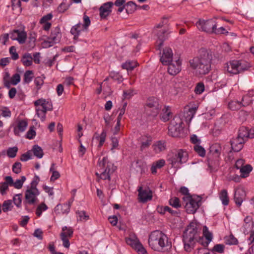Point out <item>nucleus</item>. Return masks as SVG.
Masks as SVG:
<instances>
[{"instance_id":"1","label":"nucleus","mask_w":254,"mask_h":254,"mask_svg":"<svg viewBox=\"0 0 254 254\" xmlns=\"http://www.w3.org/2000/svg\"><path fill=\"white\" fill-rule=\"evenodd\" d=\"M212 55L210 52L205 48L199 51V56L190 60V67L195 70L198 75L207 74L211 70Z\"/></svg>"},{"instance_id":"2","label":"nucleus","mask_w":254,"mask_h":254,"mask_svg":"<svg viewBox=\"0 0 254 254\" xmlns=\"http://www.w3.org/2000/svg\"><path fill=\"white\" fill-rule=\"evenodd\" d=\"M199 225L195 221H191L187 226L183 234V242L185 251L190 252L197 242V238L200 235Z\"/></svg>"},{"instance_id":"3","label":"nucleus","mask_w":254,"mask_h":254,"mask_svg":"<svg viewBox=\"0 0 254 254\" xmlns=\"http://www.w3.org/2000/svg\"><path fill=\"white\" fill-rule=\"evenodd\" d=\"M148 245L155 251H162L165 248H171L172 243L168 241L167 236L160 230L153 231L149 235Z\"/></svg>"},{"instance_id":"4","label":"nucleus","mask_w":254,"mask_h":254,"mask_svg":"<svg viewBox=\"0 0 254 254\" xmlns=\"http://www.w3.org/2000/svg\"><path fill=\"white\" fill-rule=\"evenodd\" d=\"M222 148L220 144L215 143L212 144L209 147V151L207 154V165L211 172L217 170L220 165V156Z\"/></svg>"},{"instance_id":"5","label":"nucleus","mask_w":254,"mask_h":254,"mask_svg":"<svg viewBox=\"0 0 254 254\" xmlns=\"http://www.w3.org/2000/svg\"><path fill=\"white\" fill-rule=\"evenodd\" d=\"M188 157V153L186 150L180 149L170 152L167 156V160L171 165L172 167L178 168L180 165L187 161Z\"/></svg>"},{"instance_id":"6","label":"nucleus","mask_w":254,"mask_h":254,"mask_svg":"<svg viewBox=\"0 0 254 254\" xmlns=\"http://www.w3.org/2000/svg\"><path fill=\"white\" fill-rule=\"evenodd\" d=\"M161 106L159 104L158 99L154 97H149L144 106V111L148 116L156 117L159 114Z\"/></svg>"},{"instance_id":"7","label":"nucleus","mask_w":254,"mask_h":254,"mask_svg":"<svg viewBox=\"0 0 254 254\" xmlns=\"http://www.w3.org/2000/svg\"><path fill=\"white\" fill-rule=\"evenodd\" d=\"M196 26L198 29L203 32L208 34H213V32L217 27V22L214 19H209L207 20L199 19L196 22Z\"/></svg>"},{"instance_id":"8","label":"nucleus","mask_w":254,"mask_h":254,"mask_svg":"<svg viewBox=\"0 0 254 254\" xmlns=\"http://www.w3.org/2000/svg\"><path fill=\"white\" fill-rule=\"evenodd\" d=\"M183 122L178 116H175L168 127V134L172 137H178L183 127Z\"/></svg>"},{"instance_id":"9","label":"nucleus","mask_w":254,"mask_h":254,"mask_svg":"<svg viewBox=\"0 0 254 254\" xmlns=\"http://www.w3.org/2000/svg\"><path fill=\"white\" fill-rule=\"evenodd\" d=\"M127 244L130 246L138 254H147V251L140 242L136 236L130 235L126 238Z\"/></svg>"},{"instance_id":"10","label":"nucleus","mask_w":254,"mask_h":254,"mask_svg":"<svg viewBox=\"0 0 254 254\" xmlns=\"http://www.w3.org/2000/svg\"><path fill=\"white\" fill-rule=\"evenodd\" d=\"M183 200L186 201L185 207L187 213L188 214H194L195 213L199 207L198 202L193 199L192 196H184Z\"/></svg>"},{"instance_id":"11","label":"nucleus","mask_w":254,"mask_h":254,"mask_svg":"<svg viewBox=\"0 0 254 254\" xmlns=\"http://www.w3.org/2000/svg\"><path fill=\"white\" fill-rule=\"evenodd\" d=\"M241 65V60H232L224 64V70L232 75L240 73L239 66Z\"/></svg>"},{"instance_id":"12","label":"nucleus","mask_w":254,"mask_h":254,"mask_svg":"<svg viewBox=\"0 0 254 254\" xmlns=\"http://www.w3.org/2000/svg\"><path fill=\"white\" fill-rule=\"evenodd\" d=\"M137 191L139 202L145 203L152 199L153 192L148 187H145L144 189H143L142 187H139Z\"/></svg>"},{"instance_id":"13","label":"nucleus","mask_w":254,"mask_h":254,"mask_svg":"<svg viewBox=\"0 0 254 254\" xmlns=\"http://www.w3.org/2000/svg\"><path fill=\"white\" fill-rule=\"evenodd\" d=\"M246 142L244 139L238 136L233 137L230 141L231 150L235 152H239L242 149Z\"/></svg>"},{"instance_id":"14","label":"nucleus","mask_w":254,"mask_h":254,"mask_svg":"<svg viewBox=\"0 0 254 254\" xmlns=\"http://www.w3.org/2000/svg\"><path fill=\"white\" fill-rule=\"evenodd\" d=\"M39 192H36L35 190L27 189L25 193V200L24 201V204L25 205V209H27V204H33L36 201V197L39 195Z\"/></svg>"},{"instance_id":"15","label":"nucleus","mask_w":254,"mask_h":254,"mask_svg":"<svg viewBox=\"0 0 254 254\" xmlns=\"http://www.w3.org/2000/svg\"><path fill=\"white\" fill-rule=\"evenodd\" d=\"M160 61L163 65H168L170 63L173 62V52L170 48L166 47L163 49Z\"/></svg>"},{"instance_id":"16","label":"nucleus","mask_w":254,"mask_h":254,"mask_svg":"<svg viewBox=\"0 0 254 254\" xmlns=\"http://www.w3.org/2000/svg\"><path fill=\"white\" fill-rule=\"evenodd\" d=\"M175 63L171 62L167 65H168V72L171 75H177L181 70V60L178 59L175 61Z\"/></svg>"},{"instance_id":"17","label":"nucleus","mask_w":254,"mask_h":254,"mask_svg":"<svg viewBox=\"0 0 254 254\" xmlns=\"http://www.w3.org/2000/svg\"><path fill=\"white\" fill-rule=\"evenodd\" d=\"M116 169V167L114 166L113 163L111 162L108 163L106 168L100 174V178L104 180L107 179L110 181L111 179V174L113 173Z\"/></svg>"},{"instance_id":"18","label":"nucleus","mask_w":254,"mask_h":254,"mask_svg":"<svg viewBox=\"0 0 254 254\" xmlns=\"http://www.w3.org/2000/svg\"><path fill=\"white\" fill-rule=\"evenodd\" d=\"M62 33L60 28L57 26L52 30L51 34L48 37V42L52 44L58 43L60 41Z\"/></svg>"},{"instance_id":"19","label":"nucleus","mask_w":254,"mask_h":254,"mask_svg":"<svg viewBox=\"0 0 254 254\" xmlns=\"http://www.w3.org/2000/svg\"><path fill=\"white\" fill-rule=\"evenodd\" d=\"M113 3L111 1L107 2L103 4L100 8V15L102 18H106L111 12V7Z\"/></svg>"},{"instance_id":"20","label":"nucleus","mask_w":254,"mask_h":254,"mask_svg":"<svg viewBox=\"0 0 254 254\" xmlns=\"http://www.w3.org/2000/svg\"><path fill=\"white\" fill-rule=\"evenodd\" d=\"M169 33L166 30L162 29L157 33L158 40L157 41V50H161L164 42L168 38Z\"/></svg>"},{"instance_id":"21","label":"nucleus","mask_w":254,"mask_h":254,"mask_svg":"<svg viewBox=\"0 0 254 254\" xmlns=\"http://www.w3.org/2000/svg\"><path fill=\"white\" fill-rule=\"evenodd\" d=\"M237 136L244 139L245 141H247L249 138H253L251 129H249L248 127L244 126L240 127Z\"/></svg>"},{"instance_id":"22","label":"nucleus","mask_w":254,"mask_h":254,"mask_svg":"<svg viewBox=\"0 0 254 254\" xmlns=\"http://www.w3.org/2000/svg\"><path fill=\"white\" fill-rule=\"evenodd\" d=\"M156 211L158 213L162 215H164L166 211L169 212L173 216L179 217L180 215V211L174 210L168 206H158L156 208Z\"/></svg>"},{"instance_id":"23","label":"nucleus","mask_w":254,"mask_h":254,"mask_svg":"<svg viewBox=\"0 0 254 254\" xmlns=\"http://www.w3.org/2000/svg\"><path fill=\"white\" fill-rule=\"evenodd\" d=\"M28 126L27 122L22 120L18 122L17 126L13 129L14 133L16 136H20L19 133L24 132Z\"/></svg>"},{"instance_id":"24","label":"nucleus","mask_w":254,"mask_h":254,"mask_svg":"<svg viewBox=\"0 0 254 254\" xmlns=\"http://www.w3.org/2000/svg\"><path fill=\"white\" fill-rule=\"evenodd\" d=\"M245 193L243 190H236L235 192L234 200L236 204L240 206L243 201Z\"/></svg>"},{"instance_id":"25","label":"nucleus","mask_w":254,"mask_h":254,"mask_svg":"<svg viewBox=\"0 0 254 254\" xmlns=\"http://www.w3.org/2000/svg\"><path fill=\"white\" fill-rule=\"evenodd\" d=\"M172 113L171 112L170 108L169 106H166L162 110V113L160 114V120L164 122L168 121L172 117Z\"/></svg>"},{"instance_id":"26","label":"nucleus","mask_w":254,"mask_h":254,"mask_svg":"<svg viewBox=\"0 0 254 254\" xmlns=\"http://www.w3.org/2000/svg\"><path fill=\"white\" fill-rule=\"evenodd\" d=\"M152 147L155 152L159 153L166 149V142L164 140H159L156 141Z\"/></svg>"},{"instance_id":"27","label":"nucleus","mask_w":254,"mask_h":254,"mask_svg":"<svg viewBox=\"0 0 254 254\" xmlns=\"http://www.w3.org/2000/svg\"><path fill=\"white\" fill-rule=\"evenodd\" d=\"M165 165V160L162 159L154 162L152 163L150 168V171L152 174H156L157 173V169H161Z\"/></svg>"},{"instance_id":"28","label":"nucleus","mask_w":254,"mask_h":254,"mask_svg":"<svg viewBox=\"0 0 254 254\" xmlns=\"http://www.w3.org/2000/svg\"><path fill=\"white\" fill-rule=\"evenodd\" d=\"M32 61L33 58L31 54L28 53L24 54L21 59V62L25 66H31L32 64Z\"/></svg>"},{"instance_id":"29","label":"nucleus","mask_w":254,"mask_h":254,"mask_svg":"<svg viewBox=\"0 0 254 254\" xmlns=\"http://www.w3.org/2000/svg\"><path fill=\"white\" fill-rule=\"evenodd\" d=\"M34 77V72L33 70H26L23 75V83L28 84L31 82Z\"/></svg>"},{"instance_id":"30","label":"nucleus","mask_w":254,"mask_h":254,"mask_svg":"<svg viewBox=\"0 0 254 254\" xmlns=\"http://www.w3.org/2000/svg\"><path fill=\"white\" fill-rule=\"evenodd\" d=\"M219 198L221 200L222 204L227 206L229 203V198L227 190L225 189L222 190L219 193Z\"/></svg>"},{"instance_id":"31","label":"nucleus","mask_w":254,"mask_h":254,"mask_svg":"<svg viewBox=\"0 0 254 254\" xmlns=\"http://www.w3.org/2000/svg\"><path fill=\"white\" fill-rule=\"evenodd\" d=\"M137 66V63L135 61H127L126 62L122 64V67L123 69H127V70H132L135 67Z\"/></svg>"},{"instance_id":"32","label":"nucleus","mask_w":254,"mask_h":254,"mask_svg":"<svg viewBox=\"0 0 254 254\" xmlns=\"http://www.w3.org/2000/svg\"><path fill=\"white\" fill-rule=\"evenodd\" d=\"M243 105L242 102L238 101H231L228 103L229 108L233 111L238 110L240 109L242 106H245Z\"/></svg>"},{"instance_id":"33","label":"nucleus","mask_w":254,"mask_h":254,"mask_svg":"<svg viewBox=\"0 0 254 254\" xmlns=\"http://www.w3.org/2000/svg\"><path fill=\"white\" fill-rule=\"evenodd\" d=\"M32 151L33 154L38 158H42L44 155V152L42 148L38 145L33 146Z\"/></svg>"},{"instance_id":"34","label":"nucleus","mask_w":254,"mask_h":254,"mask_svg":"<svg viewBox=\"0 0 254 254\" xmlns=\"http://www.w3.org/2000/svg\"><path fill=\"white\" fill-rule=\"evenodd\" d=\"M252 166L249 164L242 167L240 169L241 177L243 178H246L248 177L250 173L252 171Z\"/></svg>"},{"instance_id":"35","label":"nucleus","mask_w":254,"mask_h":254,"mask_svg":"<svg viewBox=\"0 0 254 254\" xmlns=\"http://www.w3.org/2000/svg\"><path fill=\"white\" fill-rule=\"evenodd\" d=\"M126 10L127 14L133 13L136 9L137 5L132 1H128L125 4Z\"/></svg>"},{"instance_id":"36","label":"nucleus","mask_w":254,"mask_h":254,"mask_svg":"<svg viewBox=\"0 0 254 254\" xmlns=\"http://www.w3.org/2000/svg\"><path fill=\"white\" fill-rule=\"evenodd\" d=\"M203 237L204 236L206 240V245H208L212 239V234L208 231V228L204 226L203 228Z\"/></svg>"},{"instance_id":"37","label":"nucleus","mask_w":254,"mask_h":254,"mask_svg":"<svg viewBox=\"0 0 254 254\" xmlns=\"http://www.w3.org/2000/svg\"><path fill=\"white\" fill-rule=\"evenodd\" d=\"M225 240L227 245H236L238 244V240L232 234H231L229 236L225 237Z\"/></svg>"},{"instance_id":"38","label":"nucleus","mask_w":254,"mask_h":254,"mask_svg":"<svg viewBox=\"0 0 254 254\" xmlns=\"http://www.w3.org/2000/svg\"><path fill=\"white\" fill-rule=\"evenodd\" d=\"M26 38V32L24 31H21L19 30H18L16 41H17L19 44H24L25 42Z\"/></svg>"},{"instance_id":"39","label":"nucleus","mask_w":254,"mask_h":254,"mask_svg":"<svg viewBox=\"0 0 254 254\" xmlns=\"http://www.w3.org/2000/svg\"><path fill=\"white\" fill-rule=\"evenodd\" d=\"M45 77L44 75L42 76H37L35 78L34 83L36 86L37 91L39 90L44 84V79Z\"/></svg>"},{"instance_id":"40","label":"nucleus","mask_w":254,"mask_h":254,"mask_svg":"<svg viewBox=\"0 0 254 254\" xmlns=\"http://www.w3.org/2000/svg\"><path fill=\"white\" fill-rule=\"evenodd\" d=\"M107 136V131L105 129H103L100 135H98L96 136V138L98 140H99V143L98 145V147H100L103 146L104 143L105 142L106 137Z\"/></svg>"},{"instance_id":"41","label":"nucleus","mask_w":254,"mask_h":254,"mask_svg":"<svg viewBox=\"0 0 254 254\" xmlns=\"http://www.w3.org/2000/svg\"><path fill=\"white\" fill-rule=\"evenodd\" d=\"M193 149L199 156L201 157L205 156L206 154V151L202 146L199 145V144L194 145Z\"/></svg>"},{"instance_id":"42","label":"nucleus","mask_w":254,"mask_h":254,"mask_svg":"<svg viewBox=\"0 0 254 254\" xmlns=\"http://www.w3.org/2000/svg\"><path fill=\"white\" fill-rule=\"evenodd\" d=\"M2 211L4 212H6L8 211H10L13 207L12 205V200H7L3 201L2 203Z\"/></svg>"},{"instance_id":"43","label":"nucleus","mask_w":254,"mask_h":254,"mask_svg":"<svg viewBox=\"0 0 254 254\" xmlns=\"http://www.w3.org/2000/svg\"><path fill=\"white\" fill-rule=\"evenodd\" d=\"M169 204L174 208H180L181 206V204L179 198L177 197H172L170 199Z\"/></svg>"},{"instance_id":"44","label":"nucleus","mask_w":254,"mask_h":254,"mask_svg":"<svg viewBox=\"0 0 254 254\" xmlns=\"http://www.w3.org/2000/svg\"><path fill=\"white\" fill-rule=\"evenodd\" d=\"M36 115L40 118L42 122L45 121L47 111H44L42 108L38 107L36 109Z\"/></svg>"},{"instance_id":"45","label":"nucleus","mask_w":254,"mask_h":254,"mask_svg":"<svg viewBox=\"0 0 254 254\" xmlns=\"http://www.w3.org/2000/svg\"><path fill=\"white\" fill-rule=\"evenodd\" d=\"M77 215V220L80 221H87L89 219V216L87 215L85 211L78 210L76 212Z\"/></svg>"},{"instance_id":"46","label":"nucleus","mask_w":254,"mask_h":254,"mask_svg":"<svg viewBox=\"0 0 254 254\" xmlns=\"http://www.w3.org/2000/svg\"><path fill=\"white\" fill-rule=\"evenodd\" d=\"M39 181H40L39 177L38 176L35 175L34 176L33 180L31 182V184H30L31 187L29 189L35 190L36 192H39V190H38V189L37 188V186L38 185Z\"/></svg>"},{"instance_id":"47","label":"nucleus","mask_w":254,"mask_h":254,"mask_svg":"<svg viewBox=\"0 0 254 254\" xmlns=\"http://www.w3.org/2000/svg\"><path fill=\"white\" fill-rule=\"evenodd\" d=\"M22 197V193H18L15 194L13 197V203L18 208H20L21 206Z\"/></svg>"},{"instance_id":"48","label":"nucleus","mask_w":254,"mask_h":254,"mask_svg":"<svg viewBox=\"0 0 254 254\" xmlns=\"http://www.w3.org/2000/svg\"><path fill=\"white\" fill-rule=\"evenodd\" d=\"M18 147L17 146H14L13 147H9L7 150V155L9 158H14L16 156L17 152L18 151Z\"/></svg>"},{"instance_id":"49","label":"nucleus","mask_w":254,"mask_h":254,"mask_svg":"<svg viewBox=\"0 0 254 254\" xmlns=\"http://www.w3.org/2000/svg\"><path fill=\"white\" fill-rule=\"evenodd\" d=\"M61 233H64L66 237L71 238L73 236V230L71 227L64 226L62 228V232Z\"/></svg>"},{"instance_id":"50","label":"nucleus","mask_w":254,"mask_h":254,"mask_svg":"<svg viewBox=\"0 0 254 254\" xmlns=\"http://www.w3.org/2000/svg\"><path fill=\"white\" fill-rule=\"evenodd\" d=\"M26 177L24 176L21 177V179L17 180L13 183V186L17 189H20L22 187L23 183L26 180Z\"/></svg>"},{"instance_id":"51","label":"nucleus","mask_w":254,"mask_h":254,"mask_svg":"<svg viewBox=\"0 0 254 254\" xmlns=\"http://www.w3.org/2000/svg\"><path fill=\"white\" fill-rule=\"evenodd\" d=\"M251 67V65L250 63L248 62H242L241 61V65L239 66V68L240 70V73H242L244 72L245 71L249 70V69Z\"/></svg>"},{"instance_id":"52","label":"nucleus","mask_w":254,"mask_h":254,"mask_svg":"<svg viewBox=\"0 0 254 254\" xmlns=\"http://www.w3.org/2000/svg\"><path fill=\"white\" fill-rule=\"evenodd\" d=\"M60 237L63 241V246L66 248H68L70 246V242L68 238L66 237V235L64 233H61L60 234Z\"/></svg>"},{"instance_id":"53","label":"nucleus","mask_w":254,"mask_h":254,"mask_svg":"<svg viewBox=\"0 0 254 254\" xmlns=\"http://www.w3.org/2000/svg\"><path fill=\"white\" fill-rule=\"evenodd\" d=\"M254 223H244L243 225V232L245 234H248L253 231Z\"/></svg>"},{"instance_id":"54","label":"nucleus","mask_w":254,"mask_h":254,"mask_svg":"<svg viewBox=\"0 0 254 254\" xmlns=\"http://www.w3.org/2000/svg\"><path fill=\"white\" fill-rule=\"evenodd\" d=\"M1 111V115L4 118H10L11 116V112L7 107H2Z\"/></svg>"},{"instance_id":"55","label":"nucleus","mask_w":254,"mask_h":254,"mask_svg":"<svg viewBox=\"0 0 254 254\" xmlns=\"http://www.w3.org/2000/svg\"><path fill=\"white\" fill-rule=\"evenodd\" d=\"M36 136V131L34 129V127L32 126L30 127L29 130L27 132L25 137L27 139H32Z\"/></svg>"},{"instance_id":"56","label":"nucleus","mask_w":254,"mask_h":254,"mask_svg":"<svg viewBox=\"0 0 254 254\" xmlns=\"http://www.w3.org/2000/svg\"><path fill=\"white\" fill-rule=\"evenodd\" d=\"M205 89L204 85L203 82H199L198 83L194 89V92L197 94H201Z\"/></svg>"},{"instance_id":"57","label":"nucleus","mask_w":254,"mask_h":254,"mask_svg":"<svg viewBox=\"0 0 254 254\" xmlns=\"http://www.w3.org/2000/svg\"><path fill=\"white\" fill-rule=\"evenodd\" d=\"M83 29V27L82 26V24L81 23H78L75 25L73 26L70 29V33L73 36L76 33L78 32V31Z\"/></svg>"},{"instance_id":"58","label":"nucleus","mask_w":254,"mask_h":254,"mask_svg":"<svg viewBox=\"0 0 254 254\" xmlns=\"http://www.w3.org/2000/svg\"><path fill=\"white\" fill-rule=\"evenodd\" d=\"M83 22L84 23L82 25V26L83 29H85L86 31H87L89 26L90 25L91 21L89 17L86 15L85 13H84L83 15Z\"/></svg>"},{"instance_id":"59","label":"nucleus","mask_w":254,"mask_h":254,"mask_svg":"<svg viewBox=\"0 0 254 254\" xmlns=\"http://www.w3.org/2000/svg\"><path fill=\"white\" fill-rule=\"evenodd\" d=\"M224 249L225 246L223 244H216L213 247L211 251L222 254L224 252Z\"/></svg>"},{"instance_id":"60","label":"nucleus","mask_w":254,"mask_h":254,"mask_svg":"<svg viewBox=\"0 0 254 254\" xmlns=\"http://www.w3.org/2000/svg\"><path fill=\"white\" fill-rule=\"evenodd\" d=\"M107 161V156L104 157L101 160H100V159H99L98 164L99 167H100L101 169L104 170L106 168V166H107V163L110 162L109 161Z\"/></svg>"},{"instance_id":"61","label":"nucleus","mask_w":254,"mask_h":254,"mask_svg":"<svg viewBox=\"0 0 254 254\" xmlns=\"http://www.w3.org/2000/svg\"><path fill=\"white\" fill-rule=\"evenodd\" d=\"M44 103H42V108L44 111H52L53 110V105L51 102L47 101L45 99L43 101Z\"/></svg>"},{"instance_id":"62","label":"nucleus","mask_w":254,"mask_h":254,"mask_svg":"<svg viewBox=\"0 0 254 254\" xmlns=\"http://www.w3.org/2000/svg\"><path fill=\"white\" fill-rule=\"evenodd\" d=\"M21 163L19 162H16L12 165V171L15 174H18L21 171Z\"/></svg>"},{"instance_id":"63","label":"nucleus","mask_w":254,"mask_h":254,"mask_svg":"<svg viewBox=\"0 0 254 254\" xmlns=\"http://www.w3.org/2000/svg\"><path fill=\"white\" fill-rule=\"evenodd\" d=\"M9 53L11 56V58L12 60H16L19 58V55L16 52V50L14 46H11L9 48Z\"/></svg>"},{"instance_id":"64","label":"nucleus","mask_w":254,"mask_h":254,"mask_svg":"<svg viewBox=\"0 0 254 254\" xmlns=\"http://www.w3.org/2000/svg\"><path fill=\"white\" fill-rule=\"evenodd\" d=\"M213 34H215L216 35H219V34L227 35L228 34V32L226 30V29L224 27H220L219 28H217V27H215V29L213 32Z\"/></svg>"}]
</instances>
